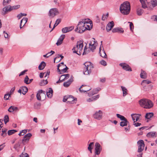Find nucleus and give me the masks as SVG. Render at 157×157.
Returning <instances> with one entry per match:
<instances>
[{
    "instance_id": "6",
    "label": "nucleus",
    "mask_w": 157,
    "mask_h": 157,
    "mask_svg": "<svg viewBox=\"0 0 157 157\" xmlns=\"http://www.w3.org/2000/svg\"><path fill=\"white\" fill-rule=\"evenodd\" d=\"M137 144L138 146V151L139 152H140L143 151L144 148V144L143 140H140L137 142Z\"/></svg>"
},
{
    "instance_id": "30",
    "label": "nucleus",
    "mask_w": 157,
    "mask_h": 157,
    "mask_svg": "<svg viewBox=\"0 0 157 157\" xmlns=\"http://www.w3.org/2000/svg\"><path fill=\"white\" fill-rule=\"evenodd\" d=\"M18 110V108L17 107L14 106H11L8 109V111L10 112H12L14 111Z\"/></svg>"
},
{
    "instance_id": "35",
    "label": "nucleus",
    "mask_w": 157,
    "mask_h": 157,
    "mask_svg": "<svg viewBox=\"0 0 157 157\" xmlns=\"http://www.w3.org/2000/svg\"><path fill=\"white\" fill-rule=\"evenodd\" d=\"M7 129L6 128L2 129V133L1 134V136L3 137L6 136L7 135Z\"/></svg>"
},
{
    "instance_id": "20",
    "label": "nucleus",
    "mask_w": 157,
    "mask_h": 157,
    "mask_svg": "<svg viewBox=\"0 0 157 157\" xmlns=\"http://www.w3.org/2000/svg\"><path fill=\"white\" fill-rule=\"evenodd\" d=\"M65 35H62L58 39L57 43H56V44L57 46H59L61 45L62 44V42L63 39L65 38Z\"/></svg>"
},
{
    "instance_id": "43",
    "label": "nucleus",
    "mask_w": 157,
    "mask_h": 157,
    "mask_svg": "<svg viewBox=\"0 0 157 157\" xmlns=\"http://www.w3.org/2000/svg\"><path fill=\"white\" fill-rule=\"evenodd\" d=\"M151 4L153 7H154L157 5L156 0H151Z\"/></svg>"
},
{
    "instance_id": "63",
    "label": "nucleus",
    "mask_w": 157,
    "mask_h": 157,
    "mask_svg": "<svg viewBox=\"0 0 157 157\" xmlns=\"http://www.w3.org/2000/svg\"><path fill=\"white\" fill-rule=\"evenodd\" d=\"M134 123L133 125L135 127L139 126L141 124V123H138V122H136V123L135 122L134 123Z\"/></svg>"
},
{
    "instance_id": "31",
    "label": "nucleus",
    "mask_w": 157,
    "mask_h": 157,
    "mask_svg": "<svg viewBox=\"0 0 157 157\" xmlns=\"http://www.w3.org/2000/svg\"><path fill=\"white\" fill-rule=\"evenodd\" d=\"M140 77L141 78L143 79H145L147 78V74L146 72L142 70H141V71Z\"/></svg>"
},
{
    "instance_id": "18",
    "label": "nucleus",
    "mask_w": 157,
    "mask_h": 157,
    "mask_svg": "<svg viewBox=\"0 0 157 157\" xmlns=\"http://www.w3.org/2000/svg\"><path fill=\"white\" fill-rule=\"evenodd\" d=\"M120 65L121 66L124 70L129 71H132L131 68L127 64L125 63H121L120 64Z\"/></svg>"
},
{
    "instance_id": "9",
    "label": "nucleus",
    "mask_w": 157,
    "mask_h": 157,
    "mask_svg": "<svg viewBox=\"0 0 157 157\" xmlns=\"http://www.w3.org/2000/svg\"><path fill=\"white\" fill-rule=\"evenodd\" d=\"M102 112L101 110L96 111L94 114L93 117L94 118L98 120H100L102 118Z\"/></svg>"
},
{
    "instance_id": "25",
    "label": "nucleus",
    "mask_w": 157,
    "mask_h": 157,
    "mask_svg": "<svg viewBox=\"0 0 157 157\" xmlns=\"http://www.w3.org/2000/svg\"><path fill=\"white\" fill-rule=\"evenodd\" d=\"M99 53L100 54V56L102 57L105 58H107V56L106 53H105V51H104V49H103V50L102 51H101V47H100L99 48Z\"/></svg>"
},
{
    "instance_id": "44",
    "label": "nucleus",
    "mask_w": 157,
    "mask_h": 157,
    "mask_svg": "<svg viewBox=\"0 0 157 157\" xmlns=\"http://www.w3.org/2000/svg\"><path fill=\"white\" fill-rule=\"evenodd\" d=\"M117 116L118 118H120L121 121H123L126 119L124 116L119 114H117Z\"/></svg>"
},
{
    "instance_id": "59",
    "label": "nucleus",
    "mask_w": 157,
    "mask_h": 157,
    "mask_svg": "<svg viewBox=\"0 0 157 157\" xmlns=\"http://www.w3.org/2000/svg\"><path fill=\"white\" fill-rule=\"evenodd\" d=\"M68 96H65L64 97L63 99V101L64 102H65L66 101H67V102H68Z\"/></svg>"
},
{
    "instance_id": "22",
    "label": "nucleus",
    "mask_w": 157,
    "mask_h": 157,
    "mask_svg": "<svg viewBox=\"0 0 157 157\" xmlns=\"http://www.w3.org/2000/svg\"><path fill=\"white\" fill-rule=\"evenodd\" d=\"M113 33L118 32L121 33H123L124 31L122 28H119L118 27L115 28L113 29L112 30Z\"/></svg>"
},
{
    "instance_id": "55",
    "label": "nucleus",
    "mask_w": 157,
    "mask_h": 157,
    "mask_svg": "<svg viewBox=\"0 0 157 157\" xmlns=\"http://www.w3.org/2000/svg\"><path fill=\"white\" fill-rule=\"evenodd\" d=\"M69 76L70 75L69 74H64L62 75V77H64V78H65L66 79H67L68 78Z\"/></svg>"
},
{
    "instance_id": "53",
    "label": "nucleus",
    "mask_w": 157,
    "mask_h": 157,
    "mask_svg": "<svg viewBox=\"0 0 157 157\" xmlns=\"http://www.w3.org/2000/svg\"><path fill=\"white\" fill-rule=\"evenodd\" d=\"M151 82L150 81L147 80H143L142 82V84L144 83L146 84H148L151 83Z\"/></svg>"
},
{
    "instance_id": "17",
    "label": "nucleus",
    "mask_w": 157,
    "mask_h": 157,
    "mask_svg": "<svg viewBox=\"0 0 157 157\" xmlns=\"http://www.w3.org/2000/svg\"><path fill=\"white\" fill-rule=\"evenodd\" d=\"M59 13L58 10H49L48 15L50 17H53Z\"/></svg>"
},
{
    "instance_id": "5",
    "label": "nucleus",
    "mask_w": 157,
    "mask_h": 157,
    "mask_svg": "<svg viewBox=\"0 0 157 157\" xmlns=\"http://www.w3.org/2000/svg\"><path fill=\"white\" fill-rule=\"evenodd\" d=\"M85 21V26L87 29L86 30H90L92 28V22L89 19H84Z\"/></svg>"
},
{
    "instance_id": "37",
    "label": "nucleus",
    "mask_w": 157,
    "mask_h": 157,
    "mask_svg": "<svg viewBox=\"0 0 157 157\" xmlns=\"http://www.w3.org/2000/svg\"><path fill=\"white\" fill-rule=\"evenodd\" d=\"M141 4L142 7L144 9H146L147 7V5L145 4V2L147 1V0H140Z\"/></svg>"
},
{
    "instance_id": "21",
    "label": "nucleus",
    "mask_w": 157,
    "mask_h": 157,
    "mask_svg": "<svg viewBox=\"0 0 157 157\" xmlns=\"http://www.w3.org/2000/svg\"><path fill=\"white\" fill-rule=\"evenodd\" d=\"M147 99H140L139 101V103L141 106L145 108L146 103H147L146 101Z\"/></svg>"
},
{
    "instance_id": "8",
    "label": "nucleus",
    "mask_w": 157,
    "mask_h": 157,
    "mask_svg": "<svg viewBox=\"0 0 157 157\" xmlns=\"http://www.w3.org/2000/svg\"><path fill=\"white\" fill-rule=\"evenodd\" d=\"M91 88L89 86L82 85L79 88V90L81 93H85L90 90Z\"/></svg>"
},
{
    "instance_id": "1",
    "label": "nucleus",
    "mask_w": 157,
    "mask_h": 157,
    "mask_svg": "<svg viewBox=\"0 0 157 157\" xmlns=\"http://www.w3.org/2000/svg\"><path fill=\"white\" fill-rule=\"evenodd\" d=\"M83 46V41L80 40L77 42L76 45L72 49L73 52L78 55H80L82 52Z\"/></svg>"
},
{
    "instance_id": "32",
    "label": "nucleus",
    "mask_w": 157,
    "mask_h": 157,
    "mask_svg": "<svg viewBox=\"0 0 157 157\" xmlns=\"http://www.w3.org/2000/svg\"><path fill=\"white\" fill-rule=\"evenodd\" d=\"M121 87L122 89V90L123 91V96H125L126 95L128 94L127 90V89L124 87L122 86H121Z\"/></svg>"
},
{
    "instance_id": "28",
    "label": "nucleus",
    "mask_w": 157,
    "mask_h": 157,
    "mask_svg": "<svg viewBox=\"0 0 157 157\" xmlns=\"http://www.w3.org/2000/svg\"><path fill=\"white\" fill-rule=\"evenodd\" d=\"M156 134V132H150L147 133V136L149 138L155 137Z\"/></svg>"
},
{
    "instance_id": "7",
    "label": "nucleus",
    "mask_w": 157,
    "mask_h": 157,
    "mask_svg": "<svg viewBox=\"0 0 157 157\" xmlns=\"http://www.w3.org/2000/svg\"><path fill=\"white\" fill-rule=\"evenodd\" d=\"M32 134L29 133L26 134L23 137L22 141V143L23 145H25L29 140L30 138L32 136Z\"/></svg>"
},
{
    "instance_id": "2",
    "label": "nucleus",
    "mask_w": 157,
    "mask_h": 157,
    "mask_svg": "<svg viewBox=\"0 0 157 157\" xmlns=\"http://www.w3.org/2000/svg\"><path fill=\"white\" fill-rule=\"evenodd\" d=\"M87 28L85 26V21L84 19L81 20L78 23L75 31L79 33H82L86 30Z\"/></svg>"
},
{
    "instance_id": "19",
    "label": "nucleus",
    "mask_w": 157,
    "mask_h": 157,
    "mask_svg": "<svg viewBox=\"0 0 157 157\" xmlns=\"http://www.w3.org/2000/svg\"><path fill=\"white\" fill-rule=\"evenodd\" d=\"M114 25V22L113 21L110 22L107 25L106 29L108 32L111 30Z\"/></svg>"
},
{
    "instance_id": "48",
    "label": "nucleus",
    "mask_w": 157,
    "mask_h": 157,
    "mask_svg": "<svg viewBox=\"0 0 157 157\" xmlns=\"http://www.w3.org/2000/svg\"><path fill=\"white\" fill-rule=\"evenodd\" d=\"M26 14L25 13H21L17 15V17L18 19H20L23 16H26Z\"/></svg>"
},
{
    "instance_id": "62",
    "label": "nucleus",
    "mask_w": 157,
    "mask_h": 157,
    "mask_svg": "<svg viewBox=\"0 0 157 157\" xmlns=\"http://www.w3.org/2000/svg\"><path fill=\"white\" fill-rule=\"evenodd\" d=\"M27 71V70H25L24 71H22L20 73V74L19 75V76H21V75H24L25 74V73Z\"/></svg>"
},
{
    "instance_id": "3",
    "label": "nucleus",
    "mask_w": 157,
    "mask_h": 157,
    "mask_svg": "<svg viewBox=\"0 0 157 157\" xmlns=\"http://www.w3.org/2000/svg\"><path fill=\"white\" fill-rule=\"evenodd\" d=\"M85 67L84 68L83 73L84 75H90L92 69L93 68V64L90 62H86L84 63Z\"/></svg>"
},
{
    "instance_id": "23",
    "label": "nucleus",
    "mask_w": 157,
    "mask_h": 157,
    "mask_svg": "<svg viewBox=\"0 0 157 157\" xmlns=\"http://www.w3.org/2000/svg\"><path fill=\"white\" fill-rule=\"evenodd\" d=\"M77 101V98H75L72 95H69L68 97V102L70 103H73V101Z\"/></svg>"
},
{
    "instance_id": "42",
    "label": "nucleus",
    "mask_w": 157,
    "mask_h": 157,
    "mask_svg": "<svg viewBox=\"0 0 157 157\" xmlns=\"http://www.w3.org/2000/svg\"><path fill=\"white\" fill-rule=\"evenodd\" d=\"M16 132H17V131L16 130H15L13 129L9 130L8 131V134L9 136H10L14 134Z\"/></svg>"
},
{
    "instance_id": "49",
    "label": "nucleus",
    "mask_w": 157,
    "mask_h": 157,
    "mask_svg": "<svg viewBox=\"0 0 157 157\" xmlns=\"http://www.w3.org/2000/svg\"><path fill=\"white\" fill-rule=\"evenodd\" d=\"M128 23L130 24L129 26L131 31H133L134 28V26L132 23L130 22H128Z\"/></svg>"
},
{
    "instance_id": "13",
    "label": "nucleus",
    "mask_w": 157,
    "mask_h": 157,
    "mask_svg": "<svg viewBox=\"0 0 157 157\" xmlns=\"http://www.w3.org/2000/svg\"><path fill=\"white\" fill-rule=\"evenodd\" d=\"M141 116V115L139 114H132L131 115L133 123L138 121L139 120L140 117Z\"/></svg>"
},
{
    "instance_id": "39",
    "label": "nucleus",
    "mask_w": 157,
    "mask_h": 157,
    "mask_svg": "<svg viewBox=\"0 0 157 157\" xmlns=\"http://www.w3.org/2000/svg\"><path fill=\"white\" fill-rule=\"evenodd\" d=\"M60 21L61 20L59 19H58L56 20V22L54 25L53 28L51 30V32L53 30V29L60 23Z\"/></svg>"
},
{
    "instance_id": "57",
    "label": "nucleus",
    "mask_w": 157,
    "mask_h": 157,
    "mask_svg": "<svg viewBox=\"0 0 157 157\" xmlns=\"http://www.w3.org/2000/svg\"><path fill=\"white\" fill-rule=\"evenodd\" d=\"M11 95V94H5L4 95V98L6 100H7L9 99V98L10 97V95Z\"/></svg>"
},
{
    "instance_id": "41",
    "label": "nucleus",
    "mask_w": 157,
    "mask_h": 157,
    "mask_svg": "<svg viewBox=\"0 0 157 157\" xmlns=\"http://www.w3.org/2000/svg\"><path fill=\"white\" fill-rule=\"evenodd\" d=\"M120 11L123 15H127L130 13V10H120Z\"/></svg>"
},
{
    "instance_id": "14",
    "label": "nucleus",
    "mask_w": 157,
    "mask_h": 157,
    "mask_svg": "<svg viewBox=\"0 0 157 157\" xmlns=\"http://www.w3.org/2000/svg\"><path fill=\"white\" fill-rule=\"evenodd\" d=\"M40 94H41V95H43L44 96H46L45 92L44 91H43L42 90H39L37 93L36 97L37 99L39 101L41 100Z\"/></svg>"
},
{
    "instance_id": "45",
    "label": "nucleus",
    "mask_w": 157,
    "mask_h": 157,
    "mask_svg": "<svg viewBox=\"0 0 157 157\" xmlns=\"http://www.w3.org/2000/svg\"><path fill=\"white\" fill-rule=\"evenodd\" d=\"M4 120L5 124H6L9 121V117L8 115H6L4 116Z\"/></svg>"
},
{
    "instance_id": "29",
    "label": "nucleus",
    "mask_w": 157,
    "mask_h": 157,
    "mask_svg": "<svg viewBox=\"0 0 157 157\" xmlns=\"http://www.w3.org/2000/svg\"><path fill=\"white\" fill-rule=\"evenodd\" d=\"M46 65V63L44 61L42 62L39 65L38 67V68L40 70H42L45 67Z\"/></svg>"
},
{
    "instance_id": "61",
    "label": "nucleus",
    "mask_w": 157,
    "mask_h": 157,
    "mask_svg": "<svg viewBox=\"0 0 157 157\" xmlns=\"http://www.w3.org/2000/svg\"><path fill=\"white\" fill-rule=\"evenodd\" d=\"M60 57L61 58L60 60H61L63 58V56H62V55H58V56L57 57H55L54 58V62H55L56 59H57L58 58H59Z\"/></svg>"
},
{
    "instance_id": "12",
    "label": "nucleus",
    "mask_w": 157,
    "mask_h": 157,
    "mask_svg": "<svg viewBox=\"0 0 157 157\" xmlns=\"http://www.w3.org/2000/svg\"><path fill=\"white\" fill-rule=\"evenodd\" d=\"M74 28V27L73 26L65 27L62 29V32L63 33H66L72 31Z\"/></svg>"
},
{
    "instance_id": "24",
    "label": "nucleus",
    "mask_w": 157,
    "mask_h": 157,
    "mask_svg": "<svg viewBox=\"0 0 157 157\" xmlns=\"http://www.w3.org/2000/svg\"><path fill=\"white\" fill-rule=\"evenodd\" d=\"M53 91L52 88H49L48 91L46 93L47 97L49 98H51L53 95Z\"/></svg>"
},
{
    "instance_id": "40",
    "label": "nucleus",
    "mask_w": 157,
    "mask_h": 157,
    "mask_svg": "<svg viewBox=\"0 0 157 157\" xmlns=\"http://www.w3.org/2000/svg\"><path fill=\"white\" fill-rule=\"evenodd\" d=\"M48 81L47 80H43L41 81L40 83V85L41 86H44L48 83Z\"/></svg>"
},
{
    "instance_id": "10",
    "label": "nucleus",
    "mask_w": 157,
    "mask_h": 157,
    "mask_svg": "<svg viewBox=\"0 0 157 157\" xmlns=\"http://www.w3.org/2000/svg\"><path fill=\"white\" fill-rule=\"evenodd\" d=\"M101 147L100 144L96 143L95 144V153L97 155H99L101 150Z\"/></svg>"
},
{
    "instance_id": "56",
    "label": "nucleus",
    "mask_w": 157,
    "mask_h": 157,
    "mask_svg": "<svg viewBox=\"0 0 157 157\" xmlns=\"http://www.w3.org/2000/svg\"><path fill=\"white\" fill-rule=\"evenodd\" d=\"M29 155L26 153H22L20 157H29Z\"/></svg>"
},
{
    "instance_id": "54",
    "label": "nucleus",
    "mask_w": 157,
    "mask_h": 157,
    "mask_svg": "<svg viewBox=\"0 0 157 157\" xmlns=\"http://www.w3.org/2000/svg\"><path fill=\"white\" fill-rule=\"evenodd\" d=\"M100 63L102 65L106 66L107 65L106 62L104 60H101L100 62Z\"/></svg>"
},
{
    "instance_id": "38",
    "label": "nucleus",
    "mask_w": 157,
    "mask_h": 157,
    "mask_svg": "<svg viewBox=\"0 0 157 157\" xmlns=\"http://www.w3.org/2000/svg\"><path fill=\"white\" fill-rule=\"evenodd\" d=\"M136 13L138 16H141L143 14H147L148 13H145L144 10H136Z\"/></svg>"
},
{
    "instance_id": "64",
    "label": "nucleus",
    "mask_w": 157,
    "mask_h": 157,
    "mask_svg": "<svg viewBox=\"0 0 157 157\" xmlns=\"http://www.w3.org/2000/svg\"><path fill=\"white\" fill-rule=\"evenodd\" d=\"M27 129H24L21 131V132L22 133L23 135V136L25 134L27 133Z\"/></svg>"
},
{
    "instance_id": "26",
    "label": "nucleus",
    "mask_w": 157,
    "mask_h": 157,
    "mask_svg": "<svg viewBox=\"0 0 157 157\" xmlns=\"http://www.w3.org/2000/svg\"><path fill=\"white\" fill-rule=\"evenodd\" d=\"M120 123V125L121 127L126 126L129 123L128 121L126 119L123 121H122Z\"/></svg>"
},
{
    "instance_id": "15",
    "label": "nucleus",
    "mask_w": 157,
    "mask_h": 157,
    "mask_svg": "<svg viewBox=\"0 0 157 157\" xmlns=\"http://www.w3.org/2000/svg\"><path fill=\"white\" fill-rule=\"evenodd\" d=\"M97 44V41L94 40V43L93 44H92L91 42L89 44V48L92 52H93L94 50L96 49Z\"/></svg>"
},
{
    "instance_id": "60",
    "label": "nucleus",
    "mask_w": 157,
    "mask_h": 157,
    "mask_svg": "<svg viewBox=\"0 0 157 157\" xmlns=\"http://www.w3.org/2000/svg\"><path fill=\"white\" fill-rule=\"evenodd\" d=\"M10 11L11 10H2V15H5V14L7 13Z\"/></svg>"
},
{
    "instance_id": "27",
    "label": "nucleus",
    "mask_w": 157,
    "mask_h": 157,
    "mask_svg": "<svg viewBox=\"0 0 157 157\" xmlns=\"http://www.w3.org/2000/svg\"><path fill=\"white\" fill-rule=\"evenodd\" d=\"M73 81V78H71L68 81L63 83V86L66 87H68Z\"/></svg>"
},
{
    "instance_id": "46",
    "label": "nucleus",
    "mask_w": 157,
    "mask_h": 157,
    "mask_svg": "<svg viewBox=\"0 0 157 157\" xmlns=\"http://www.w3.org/2000/svg\"><path fill=\"white\" fill-rule=\"evenodd\" d=\"M101 88H98L97 89H95V92H94L93 93H88V95H93L94 94H96L98 93V92L100 91L101 90Z\"/></svg>"
},
{
    "instance_id": "4",
    "label": "nucleus",
    "mask_w": 157,
    "mask_h": 157,
    "mask_svg": "<svg viewBox=\"0 0 157 157\" xmlns=\"http://www.w3.org/2000/svg\"><path fill=\"white\" fill-rule=\"evenodd\" d=\"M119 10H131L130 2L128 1L124 2L121 5Z\"/></svg>"
},
{
    "instance_id": "58",
    "label": "nucleus",
    "mask_w": 157,
    "mask_h": 157,
    "mask_svg": "<svg viewBox=\"0 0 157 157\" xmlns=\"http://www.w3.org/2000/svg\"><path fill=\"white\" fill-rule=\"evenodd\" d=\"M40 105V104L39 103H36L34 104V107L35 108L37 109L38 107Z\"/></svg>"
},
{
    "instance_id": "16",
    "label": "nucleus",
    "mask_w": 157,
    "mask_h": 157,
    "mask_svg": "<svg viewBox=\"0 0 157 157\" xmlns=\"http://www.w3.org/2000/svg\"><path fill=\"white\" fill-rule=\"evenodd\" d=\"M146 101L147 102V103H146L145 104V109H150L153 107V103L151 101L147 99Z\"/></svg>"
},
{
    "instance_id": "51",
    "label": "nucleus",
    "mask_w": 157,
    "mask_h": 157,
    "mask_svg": "<svg viewBox=\"0 0 157 157\" xmlns=\"http://www.w3.org/2000/svg\"><path fill=\"white\" fill-rule=\"evenodd\" d=\"M29 78L28 76L26 75L25 78L24 80V82L27 84H29Z\"/></svg>"
},
{
    "instance_id": "47",
    "label": "nucleus",
    "mask_w": 157,
    "mask_h": 157,
    "mask_svg": "<svg viewBox=\"0 0 157 157\" xmlns=\"http://www.w3.org/2000/svg\"><path fill=\"white\" fill-rule=\"evenodd\" d=\"M28 21V18L26 17L24 18H23L21 21V23H23L24 24L23 26H24L25 25V23L27 22Z\"/></svg>"
},
{
    "instance_id": "50",
    "label": "nucleus",
    "mask_w": 157,
    "mask_h": 157,
    "mask_svg": "<svg viewBox=\"0 0 157 157\" xmlns=\"http://www.w3.org/2000/svg\"><path fill=\"white\" fill-rule=\"evenodd\" d=\"M108 13H106L105 14H103L102 15V20L103 21H104L105 19H106L108 17Z\"/></svg>"
},
{
    "instance_id": "34",
    "label": "nucleus",
    "mask_w": 157,
    "mask_h": 157,
    "mask_svg": "<svg viewBox=\"0 0 157 157\" xmlns=\"http://www.w3.org/2000/svg\"><path fill=\"white\" fill-rule=\"evenodd\" d=\"M22 93L23 95L25 94L27 92L28 90L26 86H22L21 87Z\"/></svg>"
},
{
    "instance_id": "52",
    "label": "nucleus",
    "mask_w": 157,
    "mask_h": 157,
    "mask_svg": "<svg viewBox=\"0 0 157 157\" xmlns=\"http://www.w3.org/2000/svg\"><path fill=\"white\" fill-rule=\"evenodd\" d=\"M11 0H4L3 1V6L6 5L9 2H10Z\"/></svg>"
},
{
    "instance_id": "33",
    "label": "nucleus",
    "mask_w": 157,
    "mask_h": 157,
    "mask_svg": "<svg viewBox=\"0 0 157 157\" xmlns=\"http://www.w3.org/2000/svg\"><path fill=\"white\" fill-rule=\"evenodd\" d=\"M154 115V113H147L145 116L146 118L147 119H150Z\"/></svg>"
},
{
    "instance_id": "36",
    "label": "nucleus",
    "mask_w": 157,
    "mask_h": 157,
    "mask_svg": "<svg viewBox=\"0 0 157 157\" xmlns=\"http://www.w3.org/2000/svg\"><path fill=\"white\" fill-rule=\"evenodd\" d=\"M94 145V142L90 143L88 145V149L90 151V153L92 152V149H93Z\"/></svg>"
},
{
    "instance_id": "11",
    "label": "nucleus",
    "mask_w": 157,
    "mask_h": 157,
    "mask_svg": "<svg viewBox=\"0 0 157 157\" xmlns=\"http://www.w3.org/2000/svg\"><path fill=\"white\" fill-rule=\"evenodd\" d=\"M20 7V6L19 5L13 6H11L10 5H8L6 6L2 10H14L19 9Z\"/></svg>"
}]
</instances>
